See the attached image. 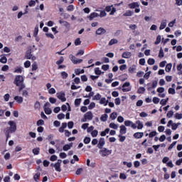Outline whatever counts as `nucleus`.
<instances>
[{
  "instance_id": "nucleus-27",
  "label": "nucleus",
  "mask_w": 182,
  "mask_h": 182,
  "mask_svg": "<svg viewBox=\"0 0 182 182\" xmlns=\"http://www.w3.org/2000/svg\"><path fill=\"white\" fill-rule=\"evenodd\" d=\"M40 151H41V149L39 147L34 148L33 149V154L34 156H38V154H39Z\"/></svg>"
},
{
  "instance_id": "nucleus-55",
  "label": "nucleus",
  "mask_w": 182,
  "mask_h": 182,
  "mask_svg": "<svg viewBox=\"0 0 182 182\" xmlns=\"http://www.w3.org/2000/svg\"><path fill=\"white\" fill-rule=\"evenodd\" d=\"M118 137L119 138V141L121 142V143H123V141H124V140H126V136H122V134H119L118 136Z\"/></svg>"
},
{
  "instance_id": "nucleus-36",
  "label": "nucleus",
  "mask_w": 182,
  "mask_h": 182,
  "mask_svg": "<svg viewBox=\"0 0 182 182\" xmlns=\"http://www.w3.org/2000/svg\"><path fill=\"white\" fill-rule=\"evenodd\" d=\"M135 70H136V65H132V67H129L128 69V72L129 73H134Z\"/></svg>"
},
{
  "instance_id": "nucleus-51",
  "label": "nucleus",
  "mask_w": 182,
  "mask_h": 182,
  "mask_svg": "<svg viewBox=\"0 0 182 182\" xmlns=\"http://www.w3.org/2000/svg\"><path fill=\"white\" fill-rule=\"evenodd\" d=\"M174 114V112L173 111H168L167 114H166V117H168V119H170L171 117H173V115Z\"/></svg>"
},
{
  "instance_id": "nucleus-46",
  "label": "nucleus",
  "mask_w": 182,
  "mask_h": 182,
  "mask_svg": "<svg viewBox=\"0 0 182 182\" xmlns=\"http://www.w3.org/2000/svg\"><path fill=\"white\" fill-rule=\"evenodd\" d=\"M100 99H102V95L99 93L95 95L93 97V100H100Z\"/></svg>"
},
{
  "instance_id": "nucleus-45",
  "label": "nucleus",
  "mask_w": 182,
  "mask_h": 182,
  "mask_svg": "<svg viewBox=\"0 0 182 182\" xmlns=\"http://www.w3.org/2000/svg\"><path fill=\"white\" fill-rule=\"evenodd\" d=\"M168 92L169 93V95H176V90L174 88H168Z\"/></svg>"
},
{
  "instance_id": "nucleus-49",
  "label": "nucleus",
  "mask_w": 182,
  "mask_h": 182,
  "mask_svg": "<svg viewBox=\"0 0 182 182\" xmlns=\"http://www.w3.org/2000/svg\"><path fill=\"white\" fill-rule=\"evenodd\" d=\"M68 76H69L68 73H66L65 71L61 73V77H62L63 79H68Z\"/></svg>"
},
{
  "instance_id": "nucleus-52",
  "label": "nucleus",
  "mask_w": 182,
  "mask_h": 182,
  "mask_svg": "<svg viewBox=\"0 0 182 182\" xmlns=\"http://www.w3.org/2000/svg\"><path fill=\"white\" fill-rule=\"evenodd\" d=\"M160 42H161V36L159 35L156 37V40L155 41V45H159V43H160Z\"/></svg>"
},
{
  "instance_id": "nucleus-37",
  "label": "nucleus",
  "mask_w": 182,
  "mask_h": 182,
  "mask_svg": "<svg viewBox=\"0 0 182 182\" xmlns=\"http://www.w3.org/2000/svg\"><path fill=\"white\" fill-rule=\"evenodd\" d=\"M109 127H110V129H114V130H117V128L119 127L117 124L113 122L110 123Z\"/></svg>"
},
{
  "instance_id": "nucleus-29",
  "label": "nucleus",
  "mask_w": 182,
  "mask_h": 182,
  "mask_svg": "<svg viewBox=\"0 0 182 182\" xmlns=\"http://www.w3.org/2000/svg\"><path fill=\"white\" fill-rule=\"evenodd\" d=\"M144 92H146V88H144V87H140L137 90V93H139V95H141L144 93Z\"/></svg>"
},
{
  "instance_id": "nucleus-13",
  "label": "nucleus",
  "mask_w": 182,
  "mask_h": 182,
  "mask_svg": "<svg viewBox=\"0 0 182 182\" xmlns=\"http://www.w3.org/2000/svg\"><path fill=\"white\" fill-rule=\"evenodd\" d=\"M128 6H129V8H130V9H134L136 8H139V6H140V5H139L138 2H133V3L128 4Z\"/></svg>"
},
{
  "instance_id": "nucleus-43",
  "label": "nucleus",
  "mask_w": 182,
  "mask_h": 182,
  "mask_svg": "<svg viewBox=\"0 0 182 182\" xmlns=\"http://www.w3.org/2000/svg\"><path fill=\"white\" fill-rule=\"evenodd\" d=\"M97 134H99V132H97L96 129L91 132L92 137H97Z\"/></svg>"
},
{
  "instance_id": "nucleus-34",
  "label": "nucleus",
  "mask_w": 182,
  "mask_h": 182,
  "mask_svg": "<svg viewBox=\"0 0 182 182\" xmlns=\"http://www.w3.org/2000/svg\"><path fill=\"white\" fill-rule=\"evenodd\" d=\"M46 114H52V109L49 107H44Z\"/></svg>"
},
{
  "instance_id": "nucleus-28",
  "label": "nucleus",
  "mask_w": 182,
  "mask_h": 182,
  "mask_svg": "<svg viewBox=\"0 0 182 182\" xmlns=\"http://www.w3.org/2000/svg\"><path fill=\"white\" fill-rule=\"evenodd\" d=\"M54 168L55 171H58V173H60V171H62V168H60V165L58 164H55Z\"/></svg>"
},
{
  "instance_id": "nucleus-21",
  "label": "nucleus",
  "mask_w": 182,
  "mask_h": 182,
  "mask_svg": "<svg viewBox=\"0 0 182 182\" xmlns=\"http://www.w3.org/2000/svg\"><path fill=\"white\" fill-rule=\"evenodd\" d=\"M167 26V20H164L160 25L159 29L160 31H162V29H164Z\"/></svg>"
},
{
  "instance_id": "nucleus-57",
  "label": "nucleus",
  "mask_w": 182,
  "mask_h": 182,
  "mask_svg": "<svg viewBox=\"0 0 182 182\" xmlns=\"http://www.w3.org/2000/svg\"><path fill=\"white\" fill-rule=\"evenodd\" d=\"M38 69V63L36 62H34L32 64V71L33 72L34 70H36Z\"/></svg>"
},
{
  "instance_id": "nucleus-18",
  "label": "nucleus",
  "mask_w": 182,
  "mask_h": 182,
  "mask_svg": "<svg viewBox=\"0 0 182 182\" xmlns=\"http://www.w3.org/2000/svg\"><path fill=\"white\" fill-rule=\"evenodd\" d=\"M97 16H99V14L96 13V12H93L91 13L90 16H89V19L90 21H93V19H95V18H97Z\"/></svg>"
},
{
  "instance_id": "nucleus-20",
  "label": "nucleus",
  "mask_w": 182,
  "mask_h": 182,
  "mask_svg": "<svg viewBox=\"0 0 182 182\" xmlns=\"http://www.w3.org/2000/svg\"><path fill=\"white\" fill-rule=\"evenodd\" d=\"M109 103V100H106L105 97L100 98V104L104 105V106H107V104Z\"/></svg>"
},
{
  "instance_id": "nucleus-33",
  "label": "nucleus",
  "mask_w": 182,
  "mask_h": 182,
  "mask_svg": "<svg viewBox=\"0 0 182 182\" xmlns=\"http://www.w3.org/2000/svg\"><path fill=\"white\" fill-rule=\"evenodd\" d=\"M173 67V65L171 63H168L166 65L165 70L166 72H170L171 70V68Z\"/></svg>"
},
{
  "instance_id": "nucleus-59",
  "label": "nucleus",
  "mask_w": 182,
  "mask_h": 182,
  "mask_svg": "<svg viewBox=\"0 0 182 182\" xmlns=\"http://www.w3.org/2000/svg\"><path fill=\"white\" fill-rule=\"evenodd\" d=\"M114 43H117V39H111L110 41L109 42V46H112V45H114Z\"/></svg>"
},
{
  "instance_id": "nucleus-53",
  "label": "nucleus",
  "mask_w": 182,
  "mask_h": 182,
  "mask_svg": "<svg viewBox=\"0 0 182 182\" xmlns=\"http://www.w3.org/2000/svg\"><path fill=\"white\" fill-rule=\"evenodd\" d=\"M175 119H176L177 120H181L182 119V114H179V113H176L175 114Z\"/></svg>"
},
{
  "instance_id": "nucleus-64",
  "label": "nucleus",
  "mask_w": 182,
  "mask_h": 182,
  "mask_svg": "<svg viewBox=\"0 0 182 182\" xmlns=\"http://www.w3.org/2000/svg\"><path fill=\"white\" fill-rule=\"evenodd\" d=\"M90 137H87L86 136L85 139H84V143L85 144H89V143H90Z\"/></svg>"
},
{
  "instance_id": "nucleus-19",
  "label": "nucleus",
  "mask_w": 182,
  "mask_h": 182,
  "mask_svg": "<svg viewBox=\"0 0 182 182\" xmlns=\"http://www.w3.org/2000/svg\"><path fill=\"white\" fill-rule=\"evenodd\" d=\"M156 87H157V81H153L152 82V87H147V91L150 92V90H151V89H156Z\"/></svg>"
},
{
  "instance_id": "nucleus-10",
  "label": "nucleus",
  "mask_w": 182,
  "mask_h": 182,
  "mask_svg": "<svg viewBox=\"0 0 182 182\" xmlns=\"http://www.w3.org/2000/svg\"><path fill=\"white\" fill-rule=\"evenodd\" d=\"M143 136H144V132H135L133 134L134 139H141Z\"/></svg>"
},
{
  "instance_id": "nucleus-38",
  "label": "nucleus",
  "mask_w": 182,
  "mask_h": 182,
  "mask_svg": "<svg viewBox=\"0 0 182 182\" xmlns=\"http://www.w3.org/2000/svg\"><path fill=\"white\" fill-rule=\"evenodd\" d=\"M81 102H82V99H80V98L75 99V106H76V107H77L78 106L80 105Z\"/></svg>"
},
{
  "instance_id": "nucleus-25",
  "label": "nucleus",
  "mask_w": 182,
  "mask_h": 182,
  "mask_svg": "<svg viewBox=\"0 0 182 182\" xmlns=\"http://www.w3.org/2000/svg\"><path fill=\"white\" fill-rule=\"evenodd\" d=\"M109 132H110V129L107 128V129H105V131L101 132L100 136L104 137L105 136H106V134H109Z\"/></svg>"
},
{
  "instance_id": "nucleus-56",
  "label": "nucleus",
  "mask_w": 182,
  "mask_h": 182,
  "mask_svg": "<svg viewBox=\"0 0 182 182\" xmlns=\"http://www.w3.org/2000/svg\"><path fill=\"white\" fill-rule=\"evenodd\" d=\"M152 102L155 104L157 105L160 102V98L155 97L153 98Z\"/></svg>"
},
{
  "instance_id": "nucleus-15",
  "label": "nucleus",
  "mask_w": 182,
  "mask_h": 182,
  "mask_svg": "<svg viewBox=\"0 0 182 182\" xmlns=\"http://www.w3.org/2000/svg\"><path fill=\"white\" fill-rule=\"evenodd\" d=\"M119 128H120V130H119L120 134H126L127 132V128H126V126L121 125Z\"/></svg>"
},
{
  "instance_id": "nucleus-26",
  "label": "nucleus",
  "mask_w": 182,
  "mask_h": 182,
  "mask_svg": "<svg viewBox=\"0 0 182 182\" xmlns=\"http://www.w3.org/2000/svg\"><path fill=\"white\" fill-rule=\"evenodd\" d=\"M22 67H16L14 71V73H22Z\"/></svg>"
},
{
  "instance_id": "nucleus-58",
  "label": "nucleus",
  "mask_w": 182,
  "mask_h": 182,
  "mask_svg": "<svg viewBox=\"0 0 182 182\" xmlns=\"http://www.w3.org/2000/svg\"><path fill=\"white\" fill-rule=\"evenodd\" d=\"M24 68H26V69H28V68H31V61L26 60L24 63Z\"/></svg>"
},
{
  "instance_id": "nucleus-47",
  "label": "nucleus",
  "mask_w": 182,
  "mask_h": 182,
  "mask_svg": "<svg viewBox=\"0 0 182 182\" xmlns=\"http://www.w3.org/2000/svg\"><path fill=\"white\" fill-rule=\"evenodd\" d=\"M82 41H80V38H77L75 41V46H79V45H81Z\"/></svg>"
},
{
  "instance_id": "nucleus-8",
  "label": "nucleus",
  "mask_w": 182,
  "mask_h": 182,
  "mask_svg": "<svg viewBox=\"0 0 182 182\" xmlns=\"http://www.w3.org/2000/svg\"><path fill=\"white\" fill-rule=\"evenodd\" d=\"M105 144H106V141H105V138H100L99 139V142L97 144V147L98 149H103V146H105Z\"/></svg>"
},
{
  "instance_id": "nucleus-16",
  "label": "nucleus",
  "mask_w": 182,
  "mask_h": 182,
  "mask_svg": "<svg viewBox=\"0 0 182 182\" xmlns=\"http://www.w3.org/2000/svg\"><path fill=\"white\" fill-rule=\"evenodd\" d=\"M135 124H137L136 128L138 130H141V129L144 127L143 122H141L140 120L136 121Z\"/></svg>"
},
{
  "instance_id": "nucleus-24",
  "label": "nucleus",
  "mask_w": 182,
  "mask_h": 182,
  "mask_svg": "<svg viewBox=\"0 0 182 182\" xmlns=\"http://www.w3.org/2000/svg\"><path fill=\"white\" fill-rule=\"evenodd\" d=\"M108 118L109 115H107V114H104L101 116L100 120L101 122H107Z\"/></svg>"
},
{
  "instance_id": "nucleus-60",
  "label": "nucleus",
  "mask_w": 182,
  "mask_h": 182,
  "mask_svg": "<svg viewBox=\"0 0 182 182\" xmlns=\"http://www.w3.org/2000/svg\"><path fill=\"white\" fill-rule=\"evenodd\" d=\"M114 103L117 106H119L120 103H122V101L119 97H117L114 100Z\"/></svg>"
},
{
  "instance_id": "nucleus-61",
  "label": "nucleus",
  "mask_w": 182,
  "mask_h": 182,
  "mask_svg": "<svg viewBox=\"0 0 182 182\" xmlns=\"http://www.w3.org/2000/svg\"><path fill=\"white\" fill-rule=\"evenodd\" d=\"M36 5V1H35L34 0H31L28 2V6H35Z\"/></svg>"
},
{
  "instance_id": "nucleus-23",
  "label": "nucleus",
  "mask_w": 182,
  "mask_h": 182,
  "mask_svg": "<svg viewBox=\"0 0 182 182\" xmlns=\"http://www.w3.org/2000/svg\"><path fill=\"white\" fill-rule=\"evenodd\" d=\"M14 100H16V102H17V103L21 105V103H22L23 102V97H19V96H15Z\"/></svg>"
},
{
  "instance_id": "nucleus-48",
  "label": "nucleus",
  "mask_w": 182,
  "mask_h": 182,
  "mask_svg": "<svg viewBox=\"0 0 182 182\" xmlns=\"http://www.w3.org/2000/svg\"><path fill=\"white\" fill-rule=\"evenodd\" d=\"M64 60H65V58H63V57L61 56L59 60L56 61V65H62V63H63Z\"/></svg>"
},
{
  "instance_id": "nucleus-62",
  "label": "nucleus",
  "mask_w": 182,
  "mask_h": 182,
  "mask_svg": "<svg viewBox=\"0 0 182 182\" xmlns=\"http://www.w3.org/2000/svg\"><path fill=\"white\" fill-rule=\"evenodd\" d=\"M34 109H41V102L36 101L34 105Z\"/></svg>"
},
{
  "instance_id": "nucleus-50",
  "label": "nucleus",
  "mask_w": 182,
  "mask_h": 182,
  "mask_svg": "<svg viewBox=\"0 0 182 182\" xmlns=\"http://www.w3.org/2000/svg\"><path fill=\"white\" fill-rule=\"evenodd\" d=\"M40 177H41V173L39 172H38L34 175L33 178H34L35 181H38V180H39Z\"/></svg>"
},
{
  "instance_id": "nucleus-31",
  "label": "nucleus",
  "mask_w": 182,
  "mask_h": 182,
  "mask_svg": "<svg viewBox=\"0 0 182 182\" xmlns=\"http://www.w3.org/2000/svg\"><path fill=\"white\" fill-rule=\"evenodd\" d=\"M168 102V97H167L166 99H162L160 101V105H161L162 106H166Z\"/></svg>"
},
{
  "instance_id": "nucleus-32",
  "label": "nucleus",
  "mask_w": 182,
  "mask_h": 182,
  "mask_svg": "<svg viewBox=\"0 0 182 182\" xmlns=\"http://www.w3.org/2000/svg\"><path fill=\"white\" fill-rule=\"evenodd\" d=\"M39 33V26H36L34 29L33 36L36 38L38 36V33Z\"/></svg>"
},
{
  "instance_id": "nucleus-17",
  "label": "nucleus",
  "mask_w": 182,
  "mask_h": 182,
  "mask_svg": "<svg viewBox=\"0 0 182 182\" xmlns=\"http://www.w3.org/2000/svg\"><path fill=\"white\" fill-rule=\"evenodd\" d=\"M59 23H60L61 25H62V23H63V26L68 29H69V28H70V23L68 21L60 20Z\"/></svg>"
},
{
  "instance_id": "nucleus-41",
  "label": "nucleus",
  "mask_w": 182,
  "mask_h": 182,
  "mask_svg": "<svg viewBox=\"0 0 182 182\" xmlns=\"http://www.w3.org/2000/svg\"><path fill=\"white\" fill-rule=\"evenodd\" d=\"M147 63L148 65H154V63H156V60H154V58H149L148 60H147Z\"/></svg>"
},
{
  "instance_id": "nucleus-39",
  "label": "nucleus",
  "mask_w": 182,
  "mask_h": 182,
  "mask_svg": "<svg viewBox=\"0 0 182 182\" xmlns=\"http://www.w3.org/2000/svg\"><path fill=\"white\" fill-rule=\"evenodd\" d=\"M109 117L112 120H116V118L117 117V112H112Z\"/></svg>"
},
{
  "instance_id": "nucleus-40",
  "label": "nucleus",
  "mask_w": 182,
  "mask_h": 182,
  "mask_svg": "<svg viewBox=\"0 0 182 182\" xmlns=\"http://www.w3.org/2000/svg\"><path fill=\"white\" fill-rule=\"evenodd\" d=\"M177 70H178V75H182V64L181 63L177 66Z\"/></svg>"
},
{
  "instance_id": "nucleus-1",
  "label": "nucleus",
  "mask_w": 182,
  "mask_h": 182,
  "mask_svg": "<svg viewBox=\"0 0 182 182\" xmlns=\"http://www.w3.org/2000/svg\"><path fill=\"white\" fill-rule=\"evenodd\" d=\"M8 124L10 127H6L4 129V133L6 136V141H8L11 137V133H15L16 132V123L14 121H9Z\"/></svg>"
},
{
  "instance_id": "nucleus-9",
  "label": "nucleus",
  "mask_w": 182,
  "mask_h": 182,
  "mask_svg": "<svg viewBox=\"0 0 182 182\" xmlns=\"http://www.w3.org/2000/svg\"><path fill=\"white\" fill-rule=\"evenodd\" d=\"M129 86H130V82H126L123 85H122V92H130V90H132L131 88L129 87ZM125 87H128V88H125Z\"/></svg>"
},
{
  "instance_id": "nucleus-30",
  "label": "nucleus",
  "mask_w": 182,
  "mask_h": 182,
  "mask_svg": "<svg viewBox=\"0 0 182 182\" xmlns=\"http://www.w3.org/2000/svg\"><path fill=\"white\" fill-rule=\"evenodd\" d=\"M157 136V132L152 131L149 134V139H153V137Z\"/></svg>"
},
{
  "instance_id": "nucleus-6",
  "label": "nucleus",
  "mask_w": 182,
  "mask_h": 182,
  "mask_svg": "<svg viewBox=\"0 0 182 182\" xmlns=\"http://www.w3.org/2000/svg\"><path fill=\"white\" fill-rule=\"evenodd\" d=\"M70 59L72 60L74 65H77V63H82V62H83L82 59H77L73 55H70Z\"/></svg>"
},
{
  "instance_id": "nucleus-3",
  "label": "nucleus",
  "mask_w": 182,
  "mask_h": 182,
  "mask_svg": "<svg viewBox=\"0 0 182 182\" xmlns=\"http://www.w3.org/2000/svg\"><path fill=\"white\" fill-rule=\"evenodd\" d=\"M100 154L102 157H107L112 154V149H107V148H102L100 151Z\"/></svg>"
},
{
  "instance_id": "nucleus-14",
  "label": "nucleus",
  "mask_w": 182,
  "mask_h": 182,
  "mask_svg": "<svg viewBox=\"0 0 182 182\" xmlns=\"http://www.w3.org/2000/svg\"><path fill=\"white\" fill-rule=\"evenodd\" d=\"M106 33V30L102 27L99 28L97 31H96V34L97 35H105V33Z\"/></svg>"
},
{
  "instance_id": "nucleus-5",
  "label": "nucleus",
  "mask_w": 182,
  "mask_h": 182,
  "mask_svg": "<svg viewBox=\"0 0 182 182\" xmlns=\"http://www.w3.org/2000/svg\"><path fill=\"white\" fill-rule=\"evenodd\" d=\"M56 96L58 97V99H59L60 100H61V102H66V97L65 92L61 91L60 92H57Z\"/></svg>"
},
{
  "instance_id": "nucleus-12",
  "label": "nucleus",
  "mask_w": 182,
  "mask_h": 182,
  "mask_svg": "<svg viewBox=\"0 0 182 182\" xmlns=\"http://www.w3.org/2000/svg\"><path fill=\"white\" fill-rule=\"evenodd\" d=\"M72 147H73V143L71 142L69 144L64 145L63 147V150L64 151H68V150H70V149H72Z\"/></svg>"
},
{
  "instance_id": "nucleus-2",
  "label": "nucleus",
  "mask_w": 182,
  "mask_h": 182,
  "mask_svg": "<svg viewBox=\"0 0 182 182\" xmlns=\"http://www.w3.org/2000/svg\"><path fill=\"white\" fill-rule=\"evenodd\" d=\"M23 77L22 75H16L14 81V84L18 88V92H22L25 89L26 85L23 83Z\"/></svg>"
},
{
  "instance_id": "nucleus-22",
  "label": "nucleus",
  "mask_w": 182,
  "mask_h": 182,
  "mask_svg": "<svg viewBox=\"0 0 182 182\" xmlns=\"http://www.w3.org/2000/svg\"><path fill=\"white\" fill-rule=\"evenodd\" d=\"M32 58V51L28 50L26 52L25 58L26 59H31Z\"/></svg>"
},
{
  "instance_id": "nucleus-4",
  "label": "nucleus",
  "mask_w": 182,
  "mask_h": 182,
  "mask_svg": "<svg viewBox=\"0 0 182 182\" xmlns=\"http://www.w3.org/2000/svg\"><path fill=\"white\" fill-rule=\"evenodd\" d=\"M92 119H93V114L92 112L89 111L84 114V117L81 119V122L85 123L87 122V120H92Z\"/></svg>"
},
{
  "instance_id": "nucleus-63",
  "label": "nucleus",
  "mask_w": 182,
  "mask_h": 182,
  "mask_svg": "<svg viewBox=\"0 0 182 182\" xmlns=\"http://www.w3.org/2000/svg\"><path fill=\"white\" fill-rule=\"evenodd\" d=\"M95 75H102V70H100V68H96L95 69Z\"/></svg>"
},
{
  "instance_id": "nucleus-42",
  "label": "nucleus",
  "mask_w": 182,
  "mask_h": 182,
  "mask_svg": "<svg viewBox=\"0 0 182 182\" xmlns=\"http://www.w3.org/2000/svg\"><path fill=\"white\" fill-rule=\"evenodd\" d=\"M6 62H8V59L6 58V56H2L1 58H0V63H6Z\"/></svg>"
},
{
  "instance_id": "nucleus-7",
  "label": "nucleus",
  "mask_w": 182,
  "mask_h": 182,
  "mask_svg": "<svg viewBox=\"0 0 182 182\" xmlns=\"http://www.w3.org/2000/svg\"><path fill=\"white\" fill-rule=\"evenodd\" d=\"M124 126H126L127 127L131 126L132 129H137V125H136V124L133 123V122L130 120L124 121Z\"/></svg>"
},
{
  "instance_id": "nucleus-35",
  "label": "nucleus",
  "mask_w": 182,
  "mask_h": 182,
  "mask_svg": "<svg viewBox=\"0 0 182 182\" xmlns=\"http://www.w3.org/2000/svg\"><path fill=\"white\" fill-rule=\"evenodd\" d=\"M132 15L133 11H132L131 10H128L123 14V16H132Z\"/></svg>"
},
{
  "instance_id": "nucleus-44",
  "label": "nucleus",
  "mask_w": 182,
  "mask_h": 182,
  "mask_svg": "<svg viewBox=\"0 0 182 182\" xmlns=\"http://www.w3.org/2000/svg\"><path fill=\"white\" fill-rule=\"evenodd\" d=\"M37 126H43V124H45V121H43V119H39L36 122Z\"/></svg>"
},
{
  "instance_id": "nucleus-54",
  "label": "nucleus",
  "mask_w": 182,
  "mask_h": 182,
  "mask_svg": "<svg viewBox=\"0 0 182 182\" xmlns=\"http://www.w3.org/2000/svg\"><path fill=\"white\" fill-rule=\"evenodd\" d=\"M159 58H164V51H163V48H161L159 50Z\"/></svg>"
},
{
  "instance_id": "nucleus-11",
  "label": "nucleus",
  "mask_w": 182,
  "mask_h": 182,
  "mask_svg": "<svg viewBox=\"0 0 182 182\" xmlns=\"http://www.w3.org/2000/svg\"><path fill=\"white\" fill-rule=\"evenodd\" d=\"M122 57L124 59H130V58H132V53L129 51H125L122 53Z\"/></svg>"
}]
</instances>
